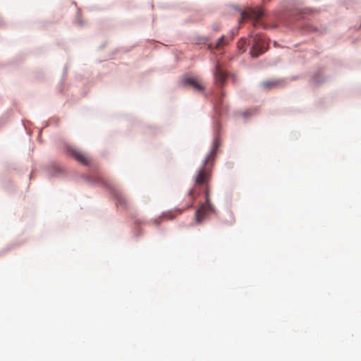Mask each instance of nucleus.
<instances>
[{"label": "nucleus", "mask_w": 361, "mask_h": 361, "mask_svg": "<svg viewBox=\"0 0 361 361\" xmlns=\"http://www.w3.org/2000/svg\"><path fill=\"white\" fill-rule=\"evenodd\" d=\"M219 147L218 142L216 141L214 143L213 147L209 154L207 156L204 161L203 165L197 171L194 176L195 185H203L205 188L204 195L207 197V202L209 203V182L212 178V168L214 161L217 149Z\"/></svg>", "instance_id": "f257e3e1"}, {"label": "nucleus", "mask_w": 361, "mask_h": 361, "mask_svg": "<svg viewBox=\"0 0 361 361\" xmlns=\"http://www.w3.org/2000/svg\"><path fill=\"white\" fill-rule=\"evenodd\" d=\"M195 199V189L192 188L188 192V203L184 207V209H176L175 210H171L164 212L162 215L159 218V219L152 220V222L156 225H158L162 219L173 220V219L176 218L177 215L180 214L184 209L192 207Z\"/></svg>", "instance_id": "f03ea898"}, {"label": "nucleus", "mask_w": 361, "mask_h": 361, "mask_svg": "<svg viewBox=\"0 0 361 361\" xmlns=\"http://www.w3.org/2000/svg\"><path fill=\"white\" fill-rule=\"evenodd\" d=\"M267 46L265 39L259 35H256L254 37L253 44L250 51L251 56L252 57H258L266 51L267 49Z\"/></svg>", "instance_id": "7ed1b4c3"}, {"label": "nucleus", "mask_w": 361, "mask_h": 361, "mask_svg": "<svg viewBox=\"0 0 361 361\" xmlns=\"http://www.w3.org/2000/svg\"><path fill=\"white\" fill-rule=\"evenodd\" d=\"M205 199H207V197H205ZM213 210L214 208L210 202V200L209 199V203H207V200H205V202L202 204L195 212V217L196 222L197 224H201L204 219L206 215Z\"/></svg>", "instance_id": "20e7f679"}, {"label": "nucleus", "mask_w": 361, "mask_h": 361, "mask_svg": "<svg viewBox=\"0 0 361 361\" xmlns=\"http://www.w3.org/2000/svg\"><path fill=\"white\" fill-rule=\"evenodd\" d=\"M68 154L73 157L77 161L82 165L87 166L90 163V159L82 151L74 148L73 147H68L67 148Z\"/></svg>", "instance_id": "39448f33"}, {"label": "nucleus", "mask_w": 361, "mask_h": 361, "mask_svg": "<svg viewBox=\"0 0 361 361\" xmlns=\"http://www.w3.org/2000/svg\"><path fill=\"white\" fill-rule=\"evenodd\" d=\"M181 84L183 87L190 86L197 92H203L204 90V87L201 83L200 79L195 76L184 78L181 81Z\"/></svg>", "instance_id": "423d86ee"}, {"label": "nucleus", "mask_w": 361, "mask_h": 361, "mask_svg": "<svg viewBox=\"0 0 361 361\" xmlns=\"http://www.w3.org/2000/svg\"><path fill=\"white\" fill-rule=\"evenodd\" d=\"M214 75L216 82L219 83L220 85H223L224 82L226 80L227 75L219 62H217L215 66Z\"/></svg>", "instance_id": "0eeeda50"}, {"label": "nucleus", "mask_w": 361, "mask_h": 361, "mask_svg": "<svg viewBox=\"0 0 361 361\" xmlns=\"http://www.w3.org/2000/svg\"><path fill=\"white\" fill-rule=\"evenodd\" d=\"M116 204L117 207H120L121 208H127L128 206V200L122 195H117Z\"/></svg>", "instance_id": "6e6552de"}, {"label": "nucleus", "mask_w": 361, "mask_h": 361, "mask_svg": "<svg viewBox=\"0 0 361 361\" xmlns=\"http://www.w3.org/2000/svg\"><path fill=\"white\" fill-rule=\"evenodd\" d=\"M279 84V81L278 80H268V81H264L262 83V86L264 88V89H271L272 87H275L276 86H278Z\"/></svg>", "instance_id": "1a4fd4ad"}, {"label": "nucleus", "mask_w": 361, "mask_h": 361, "mask_svg": "<svg viewBox=\"0 0 361 361\" xmlns=\"http://www.w3.org/2000/svg\"><path fill=\"white\" fill-rule=\"evenodd\" d=\"M247 46V41L244 39H241L238 42V47L241 51L242 53L245 51Z\"/></svg>", "instance_id": "9d476101"}, {"label": "nucleus", "mask_w": 361, "mask_h": 361, "mask_svg": "<svg viewBox=\"0 0 361 361\" xmlns=\"http://www.w3.org/2000/svg\"><path fill=\"white\" fill-rule=\"evenodd\" d=\"M227 44V41L226 40L225 37H224V36H222V37H221L219 39V40H218L217 43H216V45H215V48H216V49H220L222 46H224V45H225V44Z\"/></svg>", "instance_id": "9b49d317"}, {"label": "nucleus", "mask_w": 361, "mask_h": 361, "mask_svg": "<svg viewBox=\"0 0 361 361\" xmlns=\"http://www.w3.org/2000/svg\"><path fill=\"white\" fill-rule=\"evenodd\" d=\"M247 16V13L245 12L242 13V18H245Z\"/></svg>", "instance_id": "f8f14e48"}, {"label": "nucleus", "mask_w": 361, "mask_h": 361, "mask_svg": "<svg viewBox=\"0 0 361 361\" xmlns=\"http://www.w3.org/2000/svg\"><path fill=\"white\" fill-rule=\"evenodd\" d=\"M135 224H141V222H140V221H139L138 220H136V221H135Z\"/></svg>", "instance_id": "ddd939ff"}]
</instances>
